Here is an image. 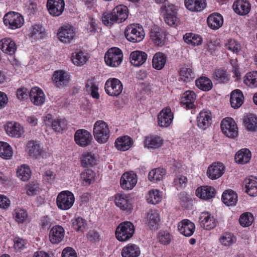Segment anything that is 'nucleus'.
I'll list each match as a JSON object with an SVG mask.
<instances>
[{"label":"nucleus","mask_w":257,"mask_h":257,"mask_svg":"<svg viewBox=\"0 0 257 257\" xmlns=\"http://www.w3.org/2000/svg\"><path fill=\"white\" fill-rule=\"evenodd\" d=\"M128 14L127 8L123 5H120L116 6L111 13L103 14L102 21L105 25L111 26L114 23L123 22L127 18Z\"/></svg>","instance_id":"nucleus-1"},{"label":"nucleus","mask_w":257,"mask_h":257,"mask_svg":"<svg viewBox=\"0 0 257 257\" xmlns=\"http://www.w3.org/2000/svg\"><path fill=\"white\" fill-rule=\"evenodd\" d=\"M135 227L130 221H124L120 223L115 230L116 239L121 242L127 241L134 235Z\"/></svg>","instance_id":"nucleus-2"},{"label":"nucleus","mask_w":257,"mask_h":257,"mask_svg":"<svg viewBox=\"0 0 257 257\" xmlns=\"http://www.w3.org/2000/svg\"><path fill=\"white\" fill-rule=\"evenodd\" d=\"M93 133L95 140L100 144L107 142L110 136L108 125L102 120H97L94 123Z\"/></svg>","instance_id":"nucleus-3"},{"label":"nucleus","mask_w":257,"mask_h":257,"mask_svg":"<svg viewBox=\"0 0 257 257\" xmlns=\"http://www.w3.org/2000/svg\"><path fill=\"white\" fill-rule=\"evenodd\" d=\"M26 151L31 157L35 159H46L50 155L48 149L41 146L39 142L34 140L27 143Z\"/></svg>","instance_id":"nucleus-4"},{"label":"nucleus","mask_w":257,"mask_h":257,"mask_svg":"<svg viewBox=\"0 0 257 257\" xmlns=\"http://www.w3.org/2000/svg\"><path fill=\"white\" fill-rule=\"evenodd\" d=\"M124 35L128 41L138 43L144 39L145 33L142 25L139 24H132L126 27Z\"/></svg>","instance_id":"nucleus-5"},{"label":"nucleus","mask_w":257,"mask_h":257,"mask_svg":"<svg viewBox=\"0 0 257 257\" xmlns=\"http://www.w3.org/2000/svg\"><path fill=\"white\" fill-rule=\"evenodd\" d=\"M123 58L122 51L117 47L109 48L104 57L106 65L110 67H118L122 63Z\"/></svg>","instance_id":"nucleus-6"},{"label":"nucleus","mask_w":257,"mask_h":257,"mask_svg":"<svg viewBox=\"0 0 257 257\" xmlns=\"http://www.w3.org/2000/svg\"><path fill=\"white\" fill-rule=\"evenodd\" d=\"M74 202V195L69 190L62 191L57 196V206L59 209L62 210H67L70 209L73 206Z\"/></svg>","instance_id":"nucleus-7"},{"label":"nucleus","mask_w":257,"mask_h":257,"mask_svg":"<svg viewBox=\"0 0 257 257\" xmlns=\"http://www.w3.org/2000/svg\"><path fill=\"white\" fill-rule=\"evenodd\" d=\"M4 23L9 29L15 30L21 28L24 23L23 17L19 13L10 12L4 17Z\"/></svg>","instance_id":"nucleus-8"},{"label":"nucleus","mask_w":257,"mask_h":257,"mask_svg":"<svg viewBox=\"0 0 257 257\" xmlns=\"http://www.w3.org/2000/svg\"><path fill=\"white\" fill-rule=\"evenodd\" d=\"M220 127L222 133L226 137L234 139L237 136L238 128L233 118H223L221 122Z\"/></svg>","instance_id":"nucleus-9"},{"label":"nucleus","mask_w":257,"mask_h":257,"mask_svg":"<svg viewBox=\"0 0 257 257\" xmlns=\"http://www.w3.org/2000/svg\"><path fill=\"white\" fill-rule=\"evenodd\" d=\"M104 89L105 92L108 95L117 96L122 92L123 85L118 79L110 78L105 83Z\"/></svg>","instance_id":"nucleus-10"},{"label":"nucleus","mask_w":257,"mask_h":257,"mask_svg":"<svg viewBox=\"0 0 257 257\" xmlns=\"http://www.w3.org/2000/svg\"><path fill=\"white\" fill-rule=\"evenodd\" d=\"M75 143L81 147H85L89 145L92 140V137L90 133L84 129L77 130L74 136Z\"/></svg>","instance_id":"nucleus-11"},{"label":"nucleus","mask_w":257,"mask_h":257,"mask_svg":"<svg viewBox=\"0 0 257 257\" xmlns=\"http://www.w3.org/2000/svg\"><path fill=\"white\" fill-rule=\"evenodd\" d=\"M64 0H47V8L49 14L53 17H59L63 13L65 8Z\"/></svg>","instance_id":"nucleus-12"},{"label":"nucleus","mask_w":257,"mask_h":257,"mask_svg":"<svg viewBox=\"0 0 257 257\" xmlns=\"http://www.w3.org/2000/svg\"><path fill=\"white\" fill-rule=\"evenodd\" d=\"M58 37L60 41L63 43H69L74 38L75 29L71 26L67 25L61 27L58 32Z\"/></svg>","instance_id":"nucleus-13"},{"label":"nucleus","mask_w":257,"mask_h":257,"mask_svg":"<svg viewBox=\"0 0 257 257\" xmlns=\"http://www.w3.org/2000/svg\"><path fill=\"white\" fill-rule=\"evenodd\" d=\"M173 114L169 107L163 108L158 114V123L161 127H167L172 123Z\"/></svg>","instance_id":"nucleus-14"},{"label":"nucleus","mask_w":257,"mask_h":257,"mask_svg":"<svg viewBox=\"0 0 257 257\" xmlns=\"http://www.w3.org/2000/svg\"><path fill=\"white\" fill-rule=\"evenodd\" d=\"M178 8L174 5L170 4L166 6V12L164 20L167 24L172 27H176L179 19L177 16Z\"/></svg>","instance_id":"nucleus-15"},{"label":"nucleus","mask_w":257,"mask_h":257,"mask_svg":"<svg viewBox=\"0 0 257 257\" xmlns=\"http://www.w3.org/2000/svg\"><path fill=\"white\" fill-rule=\"evenodd\" d=\"M137 181L138 178L135 173L125 172L121 177L120 184L123 190H130L136 186Z\"/></svg>","instance_id":"nucleus-16"},{"label":"nucleus","mask_w":257,"mask_h":257,"mask_svg":"<svg viewBox=\"0 0 257 257\" xmlns=\"http://www.w3.org/2000/svg\"><path fill=\"white\" fill-rule=\"evenodd\" d=\"M212 118V114L209 110L203 109L197 115V126L201 129L206 130L211 124Z\"/></svg>","instance_id":"nucleus-17"},{"label":"nucleus","mask_w":257,"mask_h":257,"mask_svg":"<svg viewBox=\"0 0 257 257\" xmlns=\"http://www.w3.org/2000/svg\"><path fill=\"white\" fill-rule=\"evenodd\" d=\"M199 220L201 226L204 229L208 230L213 229L216 226L217 223L213 216L208 211L201 213Z\"/></svg>","instance_id":"nucleus-18"},{"label":"nucleus","mask_w":257,"mask_h":257,"mask_svg":"<svg viewBox=\"0 0 257 257\" xmlns=\"http://www.w3.org/2000/svg\"><path fill=\"white\" fill-rule=\"evenodd\" d=\"M114 202L116 206L123 211L129 212L133 209V205L128 196L126 194H116L115 196Z\"/></svg>","instance_id":"nucleus-19"},{"label":"nucleus","mask_w":257,"mask_h":257,"mask_svg":"<svg viewBox=\"0 0 257 257\" xmlns=\"http://www.w3.org/2000/svg\"><path fill=\"white\" fill-rule=\"evenodd\" d=\"M5 129L8 136L16 138H21L24 133L23 127L15 121L8 122Z\"/></svg>","instance_id":"nucleus-20"},{"label":"nucleus","mask_w":257,"mask_h":257,"mask_svg":"<svg viewBox=\"0 0 257 257\" xmlns=\"http://www.w3.org/2000/svg\"><path fill=\"white\" fill-rule=\"evenodd\" d=\"M177 227L179 233L186 237L192 236L195 230V224L187 219H183L180 221Z\"/></svg>","instance_id":"nucleus-21"},{"label":"nucleus","mask_w":257,"mask_h":257,"mask_svg":"<svg viewBox=\"0 0 257 257\" xmlns=\"http://www.w3.org/2000/svg\"><path fill=\"white\" fill-rule=\"evenodd\" d=\"M27 34L32 40L37 41L45 38L46 32L41 25L35 24L27 30Z\"/></svg>","instance_id":"nucleus-22"},{"label":"nucleus","mask_w":257,"mask_h":257,"mask_svg":"<svg viewBox=\"0 0 257 257\" xmlns=\"http://www.w3.org/2000/svg\"><path fill=\"white\" fill-rule=\"evenodd\" d=\"M224 171V167L222 163H214L209 166L207 171V176L211 180H216L223 175Z\"/></svg>","instance_id":"nucleus-23"},{"label":"nucleus","mask_w":257,"mask_h":257,"mask_svg":"<svg viewBox=\"0 0 257 257\" xmlns=\"http://www.w3.org/2000/svg\"><path fill=\"white\" fill-rule=\"evenodd\" d=\"M65 230L64 228L59 225H55L50 230L49 232V239L53 244H58L64 238Z\"/></svg>","instance_id":"nucleus-24"},{"label":"nucleus","mask_w":257,"mask_h":257,"mask_svg":"<svg viewBox=\"0 0 257 257\" xmlns=\"http://www.w3.org/2000/svg\"><path fill=\"white\" fill-rule=\"evenodd\" d=\"M134 144L133 140L128 136L118 137L115 141L114 146L120 151H126L132 148Z\"/></svg>","instance_id":"nucleus-25"},{"label":"nucleus","mask_w":257,"mask_h":257,"mask_svg":"<svg viewBox=\"0 0 257 257\" xmlns=\"http://www.w3.org/2000/svg\"><path fill=\"white\" fill-rule=\"evenodd\" d=\"M17 49L15 42L10 38H5L0 40V49L5 53L13 55Z\"/></svg>","instance_id":"nucleus-26"},{"label":"nucleus","mask_w":257,"mask_h":257,"mask_svg":"<svg viewBox=\"0 0 257 257\" xmlns=\"http://www.w3.org/2000/svg\"><path fill=\"white\" fill-rule=\"evenodd\" d=\"M196 98L195 93L191 90L185 91L181 96V104L186 109H190L194 106V102Z\"/></svg>","instance_id":"nucleus-27"},{"label":"nucleus","mask_w":257,"mask_h":257,"mask_svg":"<svg viewBox=\"0 0 257 257\" xmlns=\"http://www.w3.org/2000/svg\"><path fill=\"white\" fill-rule=\"evenodd\" d=\"M52 79L54 85L57 87H64L69 81L68 75L61 70L54 71Z\"/></svg>","instance_id":"nucleus-28"},{"label":"nucleus","mask_w":257,"mask_h":257,"mask_svg":"<svg viewBox=\"0 0 257 257\" xmlns=\"http://www.w3.org/2000/svg\"><path fill=\"white\" fill-rule=\"evenodd\" d=\"M29 96L31 101L35 105H42L45 102V94L42 90L37 87L31 89Z\"/></svg>","instance_id":"nucleus-29"},{"label":"nucleus","mask_w":257,"mask_h":257,"mask_svg":"<svg viewBox=\"0 0 257 257\" xmlns=\"http://www.w3.org/2000/svg\"><path fill=\"white\" fill-rule=\"evenodd\" d=\"M141 252V248L139 245L130 243L122 247L121 255L122 257H139Z\"/></svg>","instance_id":"nucleus-30"},{"label":"nucleus","mask_w":257,"mask_h":257,"mask_svg":"<svg viewBox=\"0 0 257 257\" xmlns=\"http://www.w3.org/2000/svg\"><path fill=\"white\" fill-rule=\"evenodd\" d=\"M147 58L148 55L145 52L142 51H135L130 54V62L135 67H140L146 62Z\"/></svg>","instance_id":"nucleus-31"},{"label":"nucleus","mask_w":257,"mask_h":257,"mask_svg":"<svg viewBox=\"0 0 257 257\" xmlns=\"http://www.w3.org/2000/svg\"><path fill=\"white\" fill-rule=\"evenodd\" d=\"M244 184L246 192L251 196H257V178L253 176L245 179Z\"/></svg>","instance_id":"nucleus-32"},{"label":"nucleus","mask_w":257,"mask_h":257,"mask_svg":"<svg viewBox=\"0 0 257 257\" xmlns=\"http://www.w3.org/2000/svg\"><path fill=\"white\" fill-rule=\"evenodd\" d=\"M150 39L158 46H162L165 43L166 38L158 27H154L150 31Z\"/></svg>","instance_id":"nucleus-33"},{"label":"nucleus","mask_w":257,"mask_h":257,"mask_svg":"<svg viewBox=\"0 0 257 257\" xmlns=\"http://www.w3.org/2000/svg\"><path fill=\"white\" fill-rule=\"evenodd\" d=\"M184 3L187 9L194 12H201L206 6L205 0H185Z\"/></svg>","instance_id":"nucleus-34"},{"label":"nucleus","mask_w":257,"mask_h":257,"mask_svg":"<svg viewBox=\"0 0 257 257\" xmlns=\"http://www.w3.org/2000/svg\"><path fill=\"white\" fill-rule=\"evenodd\" d=\"M232 7L235 13L240 16L246 15L250 11V4L243 0L235 1L233 3Z\"/></svg>","instance_id":"nucleus-35"},{"label":"nucleus","mask_w":257,"mask_h":257,"mask_svg":"<svg viewBox=\"0 0 257 257\" xmlns=\"http://www.w3.org/2000/svg\"><path fill=\"white\" fill-rule=\"evenodd\" d=\"M244 96L239 89H235L230 94V102L232 107L237 109L240 107L244 101Z\"/></svg>","instance_id":"nucleus-36"},{"label":"nucleus","mask_w":257,"mask_h":257,"mask_svg":"<svg viewBox=\"0 0 257 257\" xmlns=\"http://www.w3.org/2000/svg\"><path fill=\"white\" fill-rule=\"evenodd\" d=\"M196 196L203 200H208L215 196L213 188L209 186H201L196 190Z\"/></svg>","instance_id":"nucleus-37"},{"label":"nucleus","mask_w":257,"mask_h":257,"mask_svg":"<svg viewBox=\"0 0 257 257\" xmlns=\"http://www.w3.org/2000/svg\"><path fill=\"white\" fill-rule=\"evenodd\" d=\"M160 216L157 211L150 210L147 216L146 224L151 229H157L159 225Z\"/></svg>","instance_id":"nucleus-38"},{"label":"nucleus","mask_w":257,"mask_h":257,"mask_svg":"<svg viewBox=\"0 0 257 257\" xmlns=\"http://www.w3.org/2000/svg\"><path fill=\"white\" fill-rule=\"evenodd\" d=\"M207 22L210 28L213 30H217L222 26L223 19L220 14H212L208 17Z\"/></svg>","instance_id":"nucleus-39"},{"label":"nucleus","mask_w":257,"mask_h":257,"mask_svg":"<svg viewBox=\"0 0 257 257\" xmlns=\"http://www.w3.org/2000/svg\"><path fill=\"white\" fill-rule=\"evenodd\" d=\"M97 160L98 157L94 154L86 152L82 155L80 162L83 167L87 168L96 165Z\"/></svg>","instance_id":"nucleus-40"},{"label":"nucleus","mask_w":257,"mask_h":257,"mask_svg":"<svg viewBox=\"0 0 257 257\" xmlns=\"http://www.w3.org/2000/svg\"><path fill=\"white\" fill-rule=\"evenodd\" d=\"M163 140L158 136L146 137L144 146L149 149H155L161 147L163 145Z\"/></svg>","instance_id":"nucleus-41"},{"label":"nucleus","mask_w":257,"mask_h":257,"mask_svg":"<svg viewBox=\"0 0 257 257\" xmlns=\"http://www.w3.org/2000/svg\"><path fill=\"white\" fill-rule=\"evenodd\" d=\"M167 62V57L163 53L158 52L153 56L152 59L153 67L158 70H161Z\"/></svg>","instance_id":"nucleus-42"},{"label":"nucleus","mask_w":257,"mask_h":257,"mask_svg":"<svg viewBox=\"0 0 257 257\" xmlns=\"http://www.w3.org/2000/svg\"><path fill=\"white\" fill-rule=\"evenodd\" d=\"M179 76L182 81L187 82L194 78L195 73L192 66L185 65L180 68Z\"/></svg>","instance_id":"nucleus-43"},{"label":"nucleus","mask_w":257,"mask_h":257,"mask_svg":"<svg viewBox=\"0 0 257 257\" xmlns=\"http://www.w3.org/2000/svg\"><path fill=\"white\" fill-rule=\"evenodd\" d=\"M166 171L165 169L159 167L152 169L148 174L149 180L153 182L157 183L162 180L166 175Z\"/></svg>","instance_id":"nucleus-44"},{"label":"nucleus","mask_w":257,"mask_h":257,"mask_svg":"<svg viewBox=\"0 0 257 257\" xmlns=\"http://www.w3.org/2000/svg\"><path fill=\"white\" fill-rule=\"evenodd\" d=\"M251 157L250 151L247 149H242L238 151L235 156V161L240 164H244L248 163Z\"/></svg>","instance_id":"nucleus-45"},{"label":"nucleus","mask_w":257,"mask_h":257,"mask_svg":"<svg viewBox=\"0 0 257 257\" xmlns=\"http://www.w3.org/2000/svg\"><path fill=\"white\" fill-rule=\"evenodd\" d=\"M222 200L227 206L235 205L237 201V194L232 190H226L222 195Z\"/></svg>","instance_id":"nucleus-46"},{"label":"nucleus","mask_w":257,"mask_h":257,"mask_svg":"<svg viewBox=\"0 0 257 257\" xmlns=\"http://www.w3.org/2000/svg\"><path fill=\"white\" fill-rule=\"evenodd\" d=\"M146 197L149 203L155 205L162 200L163 193L158 189H152L149 191Z\"/></svg>","instance_id":"nucleus-47"},{"label":"nucleus","mask_w":257,"mask_h":257,"mask_svg":"<svg viewBox=\"0 0 257 257\" xmlns=\"http://www.w3.org/2000/svg\"><path fill=\"white\" fill-rule=\"evenodd\" d=\"M243 83L250 88L257 87V70L246 73L243 78Z\"/></svg>","instance_id":"nucleus-48"},{"label":"nucleus","mask_w":257,"mask_h":257,"mask_svg":"<svg viewBox=\"0 0 257 257\" xmlns=\"http://www.w3.org/2000/svg\"><path fill=\"white\" fill-rule=\"evenodd\" d=\"M195 84L197 88L204 91H208L213 87L211 80L205 76H201L197 79L195 81Z\"/></svg>","instance_id":"nucleus-49"},{"label":"nucleus","mask_w":257,"mask_h":257,"mask_svg":"<svg viewBox=\"0 0 257 257\" xmlns=\"http://www.w3.org/2000/svg\"><path fill=\"white\" fill-rule=\"evenodd\" d=\"M183 40L187 44L194 47L201 45L202 42V38L200 36L192 33L185 34Z\"/></svg>","instance_id":"nucleus-50"},{"label":"nucleus","mask_w":257,"mask_h":257,"mask_svg":"<svg viewBox=\"0 0 257 257\" xmlns=\"http://www.w3.org/2000/svg\"><path fill=\"white\" fill-rule=\"evenodd\" d=\"M31 174L30 168L27 165H22L17 168V176L23 181H28L31 176Z\"/></svg>","instance_id":"nucleus-51"},{"label":"nucleus","mask_w":257,"mask_h":257,"mask_svg":"<svg viewBox=\"0 0 257 257\" xmlns=\"http://www.w3.org/2000/svg\"><path fill=\"white\" fill-rule=\"evenodd\" d=\"M71 57L73 64L77 66L84 65L88 59L87 54L81 51L73 53Z\"/></svg>","instance_id":"nucleus-52"},{"label":"nucleus","mask_w":257,"mask_h":257,"mask_svg":"<svg viewBox=\"0 0 257 257\" xmlns=\"http://www.w3.org/2000/svg\"><path fill=\"white\" fill-rule=\"evenodd\" d=\"M95 176V173L92 170H85L80 174V180L84 186H88L94 182Z\"/></svg>","instance_id":"nucleus-53"},{"label":"nucleus","mask_w":257,"mask_h":257,"mask_svg":"<svg viewBox=\"0 0 257 257\" xmlns=\"http://www.w3.org/2000/svg\"><path fill=\"white\" fill-rule=\"evenodd\" d=\"M28 214L25 209L18 207L16 208L13 212V217L18 223H23L27 219Z\"/></svg>","instance_id":"nucleus-54"},{"label":"nucleus","mask_w":257,"mask_h":257,"mask_svg":"<svg viewBox=\"0 0 257 257\" xmlns=\"http://www.w3.org/2000/svg\"><path fill=\"white\" fill-rule=\"evenodd\" d=\"M213 79L218 83H226L229 79V76L226 71L223 68L215 70L213 74Z\"/></svg>","instance_id":"nucleus-55"},{"label":"nucleus","mask_w":257,"mask_h":257,"mask_svg":"<svg viewBox=\"0 0 257 257\" xmlns=\"http://www.w3.org/2000/svg\"><path fill=\"white\" fill-rule=\"evenodd\" d=\"M244 123L248 131L253 132L257 130V117L254 115H247L244 119Z\"/></svg>","instance_id":"nucleus-56"},{"label":"nucleus","mask_w":257,"mask_h":257,"mask_svg":"<svg viewBox=\"0 0 257 257\" xmlns=\"http://www.w3.org/2000/svg\"><path fill=\"white\" fill-rule=\"evenodd\" d=\"M13 155L11 146L7 143L0 142V157L3 159H10Z\"/></svg>","instance_id":"nucleus-57"},{"label":"nucleus","mask_w":257,"mask_h":257,"mask_svg":"<svg viewBox=\"0 0 257 257\" xmlns=\"http://www.w3.org/2000/svg\"><path fill=\"white\" fill-rule=\"evenodd\" d=\"M72 226L77 231L83 232L87 226L86 220L81 217H75L71 220Z\"/></svg>","instance_id":"nucleus-58"},{"label":"nucleus","mask_w":257,"mask_h":257,"mask_svg":"<svg viewBox=\"0 0 257 257\" xmlns=\"http://www.w3.org/2000/svg\"><path fill=\"white\" fill-rule=\"evenodd\" d=\"M253 216L249 212L242 214L239 219V222L242 227L249 226L253 221Z\"/></svg>","instance_id":"nucleus-59"},{"label":"nucleus","mask_w":257,"mask_h":257,"mask_svg":"<svg viewBox=\"0 0 257 257\" xmlns=\"http://www.w3.org/2000/svg\"><path fill=\"white\" fill-rule=\"evenodd\" d=\"M235 237L230 232H224L220 236L219 241L224 246H229L235 241Z\"/></svg>","instance_id":"nucleus-60"},{"label":"nucleus","mask_w":257,"mask_h":257,"mask_svg":"<svg viewBox=\"0 0 257 257\" xmlns=\"http://www.w3.org/2000/svg\"><path fill=\"white\" fill-rule=\"evenodd\" d=\"M158 239L161 244L168 245L171 242L172 236L167 231L160 230L158 233Z\"/></svg>","instance_id":"nucleus-61"},{"label":"nucleus","mask_w":257,"mask_h":257,"mask_svg":"<svg viewBox=\"0 0 257 257\" xmlns=\"http://www.w3.org/2000/svg\"><path fill=\"white\" fill-rule=\"evenodd\" d=\"M66 125L67 122L64 119L56 117L50 127H52L55 132H60L65 129Z\"/></svg>","instance_id":"nucleus-62"},{"label":"nucleus","mask_w":257,"mask_h":257,"mask_svg":"<svg viewBox=\"0 0 257 257\" xmlns=\"http://www.w3.org/2000/svg\"><path fill=\"white\" fill-rule=\"evenodd\" d=\"M187 178L183 175L177 176L174 180V186L178 190L185 188L187 186Z\"/></svg>","instance_id":"nucleus-63"},{"label":"nucleus","mask_w":257,"mask_h":257,"mask_svg":"<svg viewBox=\"0 0 257 257\" xmlns=\"http://www.w3.org/2000/svg\"><path fill=\"white\" fill-rule=\"evenodd\" d=\"M225 48L233 53L237 54L240 50L241 46L240 44L234 39H230L225 45Z\"/></svg>","instance_id":"nucleus-64"}]
</instances>
